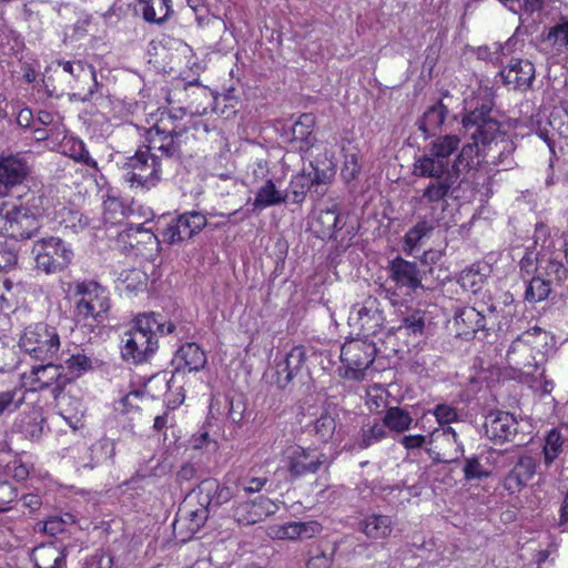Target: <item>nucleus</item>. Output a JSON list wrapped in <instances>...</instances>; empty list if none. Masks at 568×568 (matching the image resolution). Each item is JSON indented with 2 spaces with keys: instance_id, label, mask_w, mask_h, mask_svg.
Here are the masks:
<instances>
[{
  "instance_id": "nucleus-44",
  "label": "nucleus",
  "mask_w": 568,
  "mask_h": 568,
  "mask_svg": "<svg viewBox=\"0 0 568 568\" xmlns=\"http://www.w3.org/2000/svg\"><path fill=\"white\" fill-rule=\"evenodd\" d=\"M62 366L54 365L50 361L45 365H39L32 367V374L36 376V381L41 386H50L53 383L57 387H63L70 378L61 374Z\"/></svg>"
},
{
  "instance_id": "nucleus-28",
  "label": "nucleus",
  "mask_w": 568,
  "mask_h": 568,
  "mask_svg": "<svg viewBox=\"0 0 568 568\" xmlns=\"http://www.w3.org/2000/svg\"><path fill=\"white\" fill-rule=\"evenodd\" d=\"M338 542L327 537L321 538L308 546L306 568H332Z\"/></svg>"
},
{
  "instance_id": "nucleus-62",
  "label": "nucleus",
  "mask_w": 568,
  "mask_h": 568,
  "mask_svg": "<svg viewBox=\"0 0 568 568\" xmlns=\"http://www.w3.org/2000/svg\"><path fill=\"white\" fill-rule=\"evenodd\" d=\"M361 171V165L358 164L357 155L356 154H349L346 155L345 162L342 169V175L343 178L349 182L357 178V174Z\"/></svg>"
},
{
  "instance_id": "nucleus-26",
  "label": "nucleus",
  "mask_w": 568,
  "mask_h": 568,
  "mask_svg": "<svg viewBox=\"0 0 568 568\" xmlns=\"http://www.w3.org/2000/svg\"><path fill=\"white\" fill-rule=\"evenodd\" d=\"M314 125L315 115L313 113H303L290 129L291 138L288 142L294 144V148L301 153L310 151L317 141L313 133Z\"/></svg>"
},
{
  "instance_id": "nucleus-33",
  "label": "nucleus",
  "mask_w": 568,
  "mask_h": 568,
  "mask_svg": "<svg viewBox=\"0 0 568 568\" xmlns=\"http://www.w3.org/2000/svg\"><path fill=\"white\" fill-rule=\"evenodd\" d=\"M307 172L314 185V193L317 197L325 194V185L332 182L335 175V168L329 161H311L308 164Z\"/></svg>"
},
{
  "instance_id": "nucleus-50",
  "label": "nucleus",
  "mask_w": 568,
  "mask_h": 568,
  "mask_svg": "<svg viewBox=\"0 0 568 568\" xmlns=\"http://www.w3.org/2000/svg\"><path fill=\"white\" fill-rule=\"evenodd\" d=\"M564 444L565 439L562 438L559 430L552 428L548 432L542 448L546 466H550L559 457L564 450Z\"/></svg>"
},
{
  "instance_id": "nucleus-9",
  "label": "nucleus",
  "mask_w": 568,
  "mask_h": 568,
  "mask_svg": "<svg viewBox=\"0 0 568 568\" xmlns=\"http://www.w3.org/2000/svg\"><path fill=\"white\" fill-rule=\"evenodd\" d=\"M123 171L124 180L131 186L150 190L161 180L162 162L158 154L151 153L143 145L126 159Z\"/></svg>"
},
{
  "instance_id": "nucleus-64",
  "label": "nucleus",
  "mask_w": 568,
  "mask_h": 568,
  "mask_svg": "<svg viewBox=\"0 0 568 568\" xmlns=\"http://www.w3.org/2000/svg\"><path fill=\"white\" fill-rule=\"evenodd\" d=\"M537 261L538 253L534 250H527L525 255L521 257L519 262L521 273L526 275H530L535 271H537Z\"/></svg>"
},
{
  "instance_id": "nucleus-30",
  "label": "nucleus",
  "mask_w": 568,
  "mask_h": 568,
  "mask_svg": "<svg viewBox=\"0 0 568 568\" xmlns=\"http://www.w3.org/2000/svg\"><path fill=\"white\" fill-rule=\"evenodd\" d=\"M448 115V108L438 100L432 106H429L422 118L416 122L419 131L423 132L424 138L436 136L437 132L442 129L446 118Z\"/></svg>"
},
{
  "instance_id": "nucleus-36",
  "label": "nucleus",
  "mask_w": 568,
  "mask_h": 568,
  "mask_svg": "<svg viewBox=\"0 0 568 568\" xmlns=\"http://www.w3.org/2000/svg\"><path fill=\"white\" fill-rule=\"evenodd\" d=\"M263 503H268V500L261 499L258 504L255 501L240 503L233 510L234 519L243 526H250L261 521L270 514V511L263 510Z\"/></svg>"
},
{
  "instance_id": "nucleus-35",
  "label": "nucleus",
  "mask_w": 568,
  "mask_h": 568,
  "mask_svg": "<svg viewBox=\"0 0 568 568\" xmlns=\"http://www.w3.org/2000/svg\"><path fill=\"white\" fill-rule=\"evenodd\" d=\"M438 220H419L413 227H410L404 235L405 251L412 253L414 248L420 246L426 239L433 234Z\"/></svg>"
},
{
  "instance_id": "nucleus-8",
  "label": "nucleus",
  "mask_w": 568,
  "mask_h": 568,
  "mask_svg": "<svg viewBox=\"0 0 568 568\" xmlns=\"http://www.w3.org/2000/svg\"><path fill=\"white\" fill-rule=\"evenodd\" d=\"M387 272L388 280L397 288H405L408 293L432 290L435 285L433 267H422L418 262L405 260L399 255L388 262Z\"/></svg>"
},
{
  "instance_id": "nucleus-56",
  "label": "nucleus",
  "mask_w": 568,
  "mask_h": 568,
  "mask_svg": "<svg viewBox=\"0 0 568 568\" xmlns=\"http://www.w3.org/2000/svg\"><path fill=\"white\" fill-rule=\"evenodd\" d=\"M548 123L561 138L568 139V103L561 102L555 106L549 115Z\"/></svg>"
},
{
  "instance_id": "nucleus-13",
  "label": "nucleus",
  "mask_w": 568,
  "mask_h": 568,
  "mask_svg": "<svg viewBox=\"0 0 568 568\" xmlns=\"http://www.w3.org/2000/svg\"><path fill=\"white\" fill-rule=\"evenodd\" d=\"M75 310L83 318L99 320L110 308V300L106 291L97 282H80L75 284Z\"/></svg>"
},
{
  "instance_id": "nucleus-60",
  "label": "nucleus",
  "mask_w": 568,
  "mask_h": 568,
  "mask_svg": "<svg viewBox=\"0 0 568 568\" xmlns=\"http://www.w3.org/2000/svg\"><path fill=\"white\" fill-rule=\"evenodd\" d=\"M433 414L438 424L447 425L446 427L459 418L457 409L448 404H437L433 409Z\"/></svg>"
},
{
  "instance_id": "nucleus-58",
  "label": "nucleus",
  "mask_w": 568,
  "mask_h": 568,
  "mask_svg": "<svg viewBox=\"0 0 568 568\" xmlns=\"http://www.w3.org/2000/svg\"><path fill=\"white\" fill-rule=\"evenodd\" d=\"M65 366L68 371L75 377H79L84 373L93 369L91 357L80 352L72 354L69 358H67Z\"/></svg>"
},
{
  "instance_id": "nucleus-53",
  "label": "nucleus",
  "mask_w": 568,
  "mask_h": 568,
  "mask_svg": "<svg viewBox=\"0 0 568 568\" xmlns=\"http://www.w3.org/2000/svg\"><path fill=\"white\" fill-rule=\"evenodd\" d=\"M211 513L207 510V508H203L202 506H199L196 508L192 509H180L179 510V520H185L187 521V530L192 534L197 532L207 521Z\"/></svg>"
},
{
  "instance_id": "nucleus-19",
  "label": "nucleus",
  "mask_w": 568,
  "mask_h": 568,
  "mask_svg": "<svg viewBox=\"0 0 568 568\" xmlns=\"http://www.w3.org/2000/svg\"><path fill=\"white\" fill-rule=\"evenodd\" d=\"M327 462V456L317 448L291 447L286 456V467L292 478L315 474Z\"/></svg>"
},
{
  "instance_id": "nucleus-1",
  "label": "nucleus",
  "mask_w": 568,
  "mask_h": 568,
  "mask_svg": "<svg viewBox=\"0 0 568 568\" xmlns=\"http://www.w3.org/2000/svg\"><path fill=\"white\" fill-rule=\"evenodd\" d=\"M462 119L463 128L469 138L481 140L484 162L496 166L500 171L514 168V152L516 144L511 138L501 130L498 120L499 111L494 100L488 97H477L467 104Z\"/></svg>"
},
{
  "instance_id": "nucleus-10",
  "label": "nucleus",
  "mask_w": 568,
  "mask_h": 568,
  "mask_svg": "<svg viewBox=\"0 0 568 568\" xmlns=\"http://www.w3.org/2000/svg\"><path fill=\"white\" fill-rule=\"evenodd\" d=\"M36 267L45 274L64 271L72 262L71 246L58 236H45L37 240L31 248Z\"/></svg>"
},
{
  "instance_id": "nucleus-40",
  "label": "nucleus",
  "mask_w": 568,
  "mask_h": 568,
  "mask_svg": "<svg viewBox=\"0 0 568 568\" xmlns=\"http://www.w3.org/2000/svg\"><path fill=\"white\" fill-rule=\"evenodd\" d=\"M541 41L558 53L568 51V19H560L547 32H542Z\"/></svg>"
},
{
  "instance_id": "nucleus-11",
  "label": "nucleus",
  "mask_w": 568,
  "mask_h": 568,
  "mask_svg": "<svg viewBox=\"0 0 568 568\" xmlns=\"http://www.w3.org/2000/svg\"><path fill=\"white\" fill-rule=\"evenodd\" d=\"M20 348L38 361H51L60 347L57 329L45 323L28 326L19 339Z\"/></svg>"
},
{
  "instance_id": "nucleus-12",
  "label": "nucleus",
  "mask_w": 568,
  "mask_h": 568,
  "mask_svg": "<svg viewBox=\"0 0 568 568\" xmlns=\"http://www.w3.org/2000/svg\"><path fill=\"white\" fill-rule=\"evenodd\" d=\"M377 354L376 344L366 338L347 341L341 348V361L345 366V378L361 381L364 372L374 363Z\"/></svg>"
},
{
  "instance_id": "nucleus-49",
  "label": "nucleus",
  "mask_w": 568,
  "mask_h": 568,
  "mask_svg": "<svg viewBox=\"0 0 568 568\" xmlns=\"http://www.w3.org/2000/svg\"><path fill=\"white\" fill-rule=\"evenodd\" d=\"M442 436L447 442H453L456 445L455 450H454V456L447 458V457H445L444 455H442L438 452H434L432 449H427V453H428L429 457L432 458L433 463H435V464H439V463H445V464L456 463L459 459V457L463 456V454H464V445L459 440L458 434L455 432V429L453 427L448 426V427H444L443 428Z\"/></svg>"
},
{
  "instance_id": "nucleus-7",
  "label": "nucleus",
  "mask_w": 568,
  "mask_h": 568,
  "mask_svg": "<svg viewBox=\"0 0 568 568\" xmlns=\"http://www.w3.org/2000/svg\"><path fill=\"white\" fill-rule=\"evenodd\" d=\"M186 111L183 108L159 109L152 114L154 122L145 132V144L151 153L163 160L180 161L182 159V138L187 128L181 124Z\"/></svg>"
},
{
  "instance_id": "nucleus-43",
  "label": "nucleus",
  "mask_w": 568,
  "mask_h": 568,
  "mask_svg": "<svg viewBox=\"0 0 568 568\" xmlns=\"http://www.w3.org/2000/svg\"><path fill=\"white\" fill-rule=\"evenodd\" d=\"M145 393L141 389H134L123 396L114 406L116 414L128 417L130 422L138 419L141 415V404Z\"/></svg>"
},
{
  "instance_id": "nucleus-31",
  "label": "nucleus",
  "mask_w": 568,
  "mask_h": 568,
  "mask_svg": "<svg viewBox=\"0 0 568 568\" xmlns=\"http://www.w3.org/2000/svg\"><path fill=\"white\" fill-rule=\"evenodd\" d=\"M65 558V551L52 542L34 547L31 552L37 568H63Z\"/></svg>"
},
{
  "instance_id": "nucleus-41",
  "label": "nucleus",
  "mask_w": 568,
  "mask_h": 568,
  "mask_svg": "<svg viewBox=\"0 0 568 568\" xmlns=\"http://www.w3.org/2000/svg\"><path fill=\"white\" fill-rule=\"evenodd\" d=\"M142 17L149 23L161 24L172 13L171 0H141Z\"/></svg>"
},
{
  "instance_id": "nucleus-4",
  "label": "nucleus",
  "mask_w": 568,
  "mask_h": 568,
  "mask_svg": "<svg viewBox=\"0 0 568 568\" xmlns=\"http://www.w3.org/2000/svg\"><path fill=\"white\" fill-rule=\"evenodd\" d=\"M51 68L45 70L43 75V88L50 98H60L64 94V88L57 85L54 75L62 78L72 91L70 100L80 102H91L98 97H103V84L97 79V72L92 64L81 60L58 61V68L50 72Z\"/></svg>"
},
{
  "instance_id": "nucleus-20",
  "label": "nucleus",
  "mask_w": 568,
  "mask_h": 568,
  "mask_svg": "<svg viewBox=\"0 0 568 568\" xmlns=\"http://www.w3.org/2000/svg\"><path fill=\"white\" fill-rule=\"evenodd\" d=\"M68 450L78 467L92 469L102 462L113 458L115 445L109 438H101L92 445L84 442L75 443Z\"/></svg>"
},
{
  "instance_id": "nucleus-38",
  "label": "nucleus",
  "mask_w": 568,
  "mask_h": 568,
  "mask_svg": "<svg viewBox=\"0 0 568 568\" xmlns=\"http://www.w3.org/2000/svg\"><path fill=\"white\" fill-rule=\"evenodd\" d=\"M388 436V432L384 423L379 419H374L373 423L364 424L356 437L355 444L361 449H366Z\"/></svg>"
},
{
  "instance_id": "nucleus-21",
  "label": "nucleus",
  "mask_w": 568,
  "mask_h": 568,
  "mask_svg": "<svg viewBox=\"0 0 568 568\" xmlns=\"http://www.w3.org/2000/svg\"><path fill=\"white\" fill-rule=\"evenodd\" d=\"M193 496L199 506L207 508L213 514L232 499L233 493L230 487L222 486L217 479L205 478L187 495L189 498Z\"/></svg>"
},
{
  "instance_id": "nucleus-61",
  "label": "nucleus",
  "mask_w": 568,
  "mask_h": 568,
  "mask_svg": "<svg viewBox=\"0 0 568 568\" xmlns=\"http://www.w3.org/2000/svg\"><path fill=\"white\" fill-rule=\"evenodd\" d=\"M546 275L558 284H561L567 278L568 271L561 262L549 260L546 266Z\"/></svg>"
},
{
  "instance_id": "nucleus-25",
  "label": "nucleus",
  "mask_w": 568,
  "mask_h": 568,
  "mask_svg": "<svg viewBox=\"0 0 568 568\" xmlns=\"http://www.w3.org/2000/svg\"><path fill=\"white\" fill-rule=\"evenodd\" d=\"M29 173V164L20 153L0 154V184L4 187L21 184Z\"/></svg>"
},
{
  "instance_id": "nucleus-2",
  "label": "nucleus",
  "mask_w": 568,
  "mask_h": 568,
  "mask_svg": "<svg viewBox=\"0 0 568 568\" xmlns=\"http://www.w3.org/2000/svg\"><path fill=\"white\" fill-rule=\"evenodd\" d=\"M459 144L460 139L456 134L438 135L428 143L425 154L414 163L415 175L430 180L423 191L420 202L429 204L432 211L438 205L445 211L448 206L447 199L454 194L448 176L453 166L450 158L458 151Z\"/></svg>"
},
{
  "instance_id": "nucleus-14",
  "label": "nucleus",
  "mask_w": 568,
  "mask_h": 568,
  "mask_svg": "<svg viewBox=\"0 0 568 568\" xmlns=\"http://www.w3.org/2000/svg\"><path fill=\"white\" fill-rule=\"evenodd\" d=\"M469 139L471 142L464 144L453 160L452 174L448 176L452 187H454V194L449 195V199L453 200L462 197V186L466 182L465 178L462 176L463 172L470 171L479 165V158L484 160V151L486 149L481 145V140Z\"/></svg>"
},
{
  "instance_id": "nucleus-54",
  "label": "nucleus",
  "mask_w": 568,
  "mask_h": 568,
  "mask_svg": "<svg viewBox=\"0 0 568 568\" xmlns=\"http://www.w3.org/2000/svg\"><path fill=\"white\" fill-rule=\"evenodd\" d=\"M519 336L536 355H541L547 351L549 335L545 329L535 326L519 334Z\"/></svg>"
},
{
  "instance_id": "nucleus-6",
  "label": "nucleus",
  "mask_w": 568,
  "mask_h": 568,
  "mask_svg": "<svg viewBox=\"0 0 568 568\" xmlns=\"http://www.w3.org/2000/svg\"><path fill=\"white\" fill-rule=\"evenodd\" d=\"M186 111L183 108L159 109L152 114L154 122L145 132V144L151 153L163 160L180 161L182 159V138L187 128L181 124Z\"/></svg>"
},
{
  "instance_id": "nucleus-16",
  "label": "nucleus",
  "mask_w": 568,
  "mask_h": 568,
  "mask_svg": "<svg viewBox=\"0 0 568 568\" xmlns=\"http://www.w3.org/2000/svg\"><path fill=\"white\" fill-rule=\"evenodd\" d=\"M349 322L365 337L376 335L385 322L379 300L369 295L362 303L355 304L349 314Z\"/></svg>"
},
{
  "instance_id": "nucleus-59",
  "label": "nucleus",
  "mask_w": 568,
  "mask_h": 568,
  "mask_svg": "<svg viewBox=\"0 0 568 568\" xmlns=\"http://www.w3.org/2000/svg\"><path fill=\"white\" fill-rule=\"evenodd\" d=\"M69 155L89 168H98L97 161L91 158L85 144L81 140L73 139L70 141Z\"/></svg>"
},
{
  "instance_id": "nucleus-52",
  "label": "nucleus",
  "mask_w": 568,
  "mask_h": 568,
  "mask_svg": "<svg viewBox=\"0 0 568 568\" xmlns=\"http://www.w3.org/2000/svg\"><path fill=\"white\" fill-rule=\"evenodd\" d=\"M486 280V275L481 272L479 265H471L463 270L458 277V284L471 293H477Z\"/></svg>"
},
{
  "instance_id": "nucleus-46",
  "label": "nucleus",
  "mask_w": 568,
  "mask_h": 568,
  "mask_svg": "<svg viewBox=\"0 0 568 568\" xmlns=\"http://www.w3.org/2000/svg\"><path fill=\"white\" fill-rule=\"evenodd\" d=\"M426 322V311L409 307L400 316L399 329H405L408 335H423Z\"/></svg>"
},
{
  "instance_id": "nucleus-37",
  "label": "nucleus",
  "mask_w": 568,
  "mask_h": 568,
  "mask_svg": "<svg viewBox=\"0 0 568 568\" xmlns=\"http://www.w3.org/2000/svg\"><path fill=\"white\" fill-rule=\"evenodd\" d=\"M43 418L41 414L31 409L27 414H21L14 422V428L26 438L37 440L41 437L43 430Z\"/></svg>"
},
{
  "instance_id": "nucleus-22",
  "label": "nucleus",
  "mask_w": 568,
  "mask_h": 568,
  "mask_svg": "<svg viewBox=\"0 0 568 568\" xmlns=\"http://www.w3.org/2000/svg\"><path fill=\"white\" fill-rule=\"evenodd\" d=\"M485 434L494 444L511 442L518 432V422L513 414L504 410H493L486 415Z\"/></svg>"
},
{
  "instance_id": "nucleus-48",
  "label": "nucleus",
  "mask_w": 568,
  "mask_h": 568,
  "mask_svg": "<svg viewBox=\"0 0 568 568\" xmlns=\"http://www.w3.org/2000/svg\"><path fill=\"white\" fill-rule=\"evenodd\" d=\"M130 207L115 196H108L103 202V220L111 225L121 224L128 216Z\"/></svg>"
},
{
  "instance_id": "nucleus-27",
  "label": "nucleus",
  "mask_w": 568,
  "mask_h": 568,
  "mask_svg": "<svg viewBox=\"0 0 568 568\" xmlns=\"http://www.w3.org/2000/svg\"><path fill=\"white\" fill-rule=\"evenodd\" d=\"M536 460L524 455L514 465L504 479V488L510 494L519 493L536 474Z\"/></svg>"
},
{
  "instance_id": "nucleus-23",
  "label": "nucleus",
  "mask_w": 568,
  "mask_h": 568,
  "mask_svg": "<svg viewBox=\"0 0 568 568\" xmlns=\"http://www.w3.org/2000/svg\"><path fill=\"white\" fill-rule=\"evenodd\" d=\"M488 322H491V316H486L484 310L474 306L458 307L454 314L456 334L465 339L474 337L479 331L491 329Z\"/></svg>"
},
{
  "instance_id": "nucleus-18",
  "label": "nucleus",
  "mask_w": 568,
  "mask_h": 568,
  "mask_svg": "<svg viewBox=\"0 0 568 568\" xmlns=\"http://www.w3.org/2000/svg\"><path fill=\"white\" fill-rule=\"evenodd\" d=\"M207 223L205 215L200 212H186L172 219L162 230L161 235L165 243L172 245L193 237L201 232Z\"/></svg>"
},
{
  "instance_id": "nucleus-57",
  "label": "nucleus",
  "mask_w": 568,
  "mask_h": 568,
  "mask_svg": "<svg viewBox=\"0 0 568 568\" xmlns=\"http://www.w3.org/2000/svg\"><path fill=\"white\" fill-rule=\"evenodd\" d=\"M23 403L24 390L21 388L0 392V416L16 412Z\"/></svg>"
},
{
  "instance_id": "nucleus-47",
  "label": "nucleus",
  "mask_w": 568,
  "mask_h": 568,
  "mask_svg": "<svg viewBox=\"0 0 568 568\" xmlns=\"http://www.w3.org/2000/svg\"><path fill=\"white\" fill-rule=\"evenodd\" d=\"M336 415L325 408L314 420L311 433L321 443H328L336 430Z\"/></svg>"
},
{
  "instance_id": "nucleus-42",
  "label": "nucleus",
  "mask_w": 568,
  "mask_h": 568,
  "mask_svg": "<svg viewBox=\"0 0 568 568\" xmlns=\"http://www.w3.org/2000/svg\"><path fill=\"white\" fill-rule=\"evenodd\" d=\"M308 192L314 193V185L307 169L303 168L300 173L292 178L285 194H288V200L293 203L301 204L305 201Z\"/></svg>"
},
{
  "instance_id": "nucleus-15",
  "label": "nucleus",
  "mask_w": 568,
  "mask_h": 568,
  "mask_svg": "<svg viewBox=\"0 0 568 568\" xmlns=\"http://www.w3.org/2000/svg\"><path fill=\"white\" fill-rule=\"evenodd\" d=\"M307 351L303 345H296L282 357H276L273 383L281 389L286 388L294 379H302L307 372Z\"/></svg>"
},
{
  "instance_id": "nucleus-24",
  "label": "nucleus",
  "mask_w": 568,
  "mask_h": 568,
  "mask_svg": "<svg viewBox=\"0 0 568 568\" xmlns=\"http://www.w3.org/2000/svg\"><path fill=\"white\" fill-rule=\"evenodd\" d=\"M499 77L509 89L526 90L535 79V67L529 60L510 59L499 71Z\"/></svg>"
},
{
  "instance_id": "nucleus-34",
  "label": "nucleus",
  "mask_w": 568,
  "mask_h": 568,
  "mask_svg": "<svg viewBox=\"0 0 568 568\" xmlns=\"http://www.w3.org/2000/svg\"><path fill=\"white\" fill-rule=\"evenodd\" d=\"M506 357L508 363L518 369L536 367L535 352L526 345L519 335L511 342Z\"/></svg>"
},
{
  "instance_id": "nucleus-55",
  "label": "nucleus",
  "mask_w": 568,
  "mask_h": 568,
  "mask_svg": "<svg viewBox=\"0 0 568 568\" xmlns=\"http://www.w3.org/2000/svg\"><path fill=\"white\" fill-rule=\"evenodd\" d=\"M550 292V281L534 276L526 286L525 300L529 303H538L545 301Z\"/></svg>"
},
{
  "instance_id": "nucleus-63",
  "label": "nucleus",
  "mask_w": 568,
  "mask_h": 568,
  "mask_svg": "<svg viewBox=\"0 0 568 568\" xmlns=\"http://www.w3.org/2000/svg\"><path fill=\"white\" fill-rule=\"evenodd\" d=\"M428 443H430V438L426 435H404L399 439V444L407 450L423 448Z\"/></svg>"
},
{
  "instance_id": "nucleus-32",
  "label": "nucleus",
  "mask_w": 568,
  "mask_h": 568,
  "mask_svg": "<svg viewBox=\"0 0 568 568\" xmlns=\"http://www.w3.org/2000/svg\"><path fill=\"white\" fill-rule=\"evenodd\" d=\"M358 529L371 539H384L393 531V520L386 515L372 514L358 523Z\"/></svg>"
},
{
  "instance_id": "nucleus-3",
  "label": "nucleus",
  "mask_w": 568,
  "mask_h": 568,
  "mask_svg": "<svg viewBox=\"0 0 568 568\" xmlns=\"http://www.w3.org/2000/svg\"><path fill=\"white\" fill-rule=\"evenodd\" d=\"M50 204L42 189L28 191L14 203H3L0 207V235L16 241L38 236Z\"/></svg>"
},
{
  "instance_id": "nucleus-17",
  "label": "nucleus",
  "mask_w": 568,
  "mask_h": 568,
  "mask_svg": "<svg viewBox=\"0 0 568 568\" xmlns=\"http://www.w3.org/2000/svg\"><path fill=\"white\" fill-rule=\"evenodd\" d=\"M206 363V354L199 344L192 342L181 345L171 361L173 367L171 378L166 379L165 373L163 375L168 390H171L181 374L185 372H200L205 367Z\"/></svg>"
},
{
  "instance_id": "nucleus-45",
  "label": "nucleus",
  "mask_w": 568,
  "mask_h": 568,
  "mask_svg": "<svg viewBox=\"0 0 568 568\" xmlns=\"http://www.w3.org/2000/svg\"><path fill=\"white\" fill-rule=\"evenodd\" d=\"M287 200L288 194L278 191L272 180H266L258 189L253 205L255 209H264L285 203Z\"/></svg>"
},
{
  "instance_id": "nucleus-51",
  "label": "nucleus",
  "mask_w": 568,
  "mask_h": 568,
  "mask_svg": "<svg viewBox=\"0 0 568 568\" xmlns=\"http://www.w3.org/2000/svg\"><path fill=\"white\" fill-rule=\"evenodd\" d=\"M464 478L467 481H481L491 476V470L481 463L480 457L473 455L464 458Z\"/></svg>"
},
{
  "instance_id": "nucleus-5",
  "label": "nucleus",
  "mask_w": 568,
  "mask_h": 568,
  "mask_svg": "<svg viewBox=\"0 0 568 568\" xmlns=\"http://www.w3.org/2000/svg\"><path fill=\"white\" fill-rule=\"evenodd\" d=\"M161 317L160 314L151 312L139 314L133 320L132 327L122 337L123 361L139 365L151 359L159 347L156 334L169 335L175 331L173 322H161Z\"/></svg>"
},
{
  "instance_id": "nucleus-39",
  "label": "nucleus",
  "mask_w": 568,
  "mask_h": 568,
  "mask_svg": "<svg viewBox=\"0 0 568 568\" xmlns=\"http://www.w3.org/2000/svg\"><path fill=\"white\" fill-rule=\"evenodd\" d=\"M413 420L410 413L399 406L388 407L382 418L387 432H395L397 434L408 430Z\"/></svg>"
},
{
  "instance_id": "nucleus-29",
  "label": "nucleus",
  "mask_w": 568,
  "mask_h": 568,
  "mask_svg": "<svg viewBox=\"0 0 568 568\" xmlns=\"http://www.w3.org/2000/svg\"><path fill=\"white\" fill-rule=\"evenodd\" d=\"M338 229H342L341 214L335 207L320 210L314 213L311 220L312 232L322 240L333 239Z\"/></svg>"
}]
</instances>
